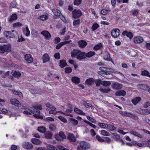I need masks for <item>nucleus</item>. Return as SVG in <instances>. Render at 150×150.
<instances>
[{
    "mask_svg": "<svg viewBox=\"0 0 150 150\" xmlns=\"http://www.w3.org/2000/svg\"><path fill=\"white\" fill-rule=\"evenodd\" d=\"M33 110L28 109L29 111L25 110L23 113L26 115H30L31 113L34 114V116L37 118L42 119L43 117L40 115V110L42 109V105L40 104L36 103L33 105Z\"/></svg>",
    "mask_w": 150,
    "mask_h": 150,
    "instance_id": "1",
    "label": "nucleus"
},
{
    "mask_svg": "<svg viewBox=\"0 0 150 150\" xmlns=\"http://www.w3.org/2000/svg\"><path fill=\"white\" fill-rule=\"evenodd\" d=\"M91 147L90 144L85 141L80 142L79 145L77 147L78 150H87Z\"/></svg>",
    "mask_w": 150,
    "mask_h": 150,
    "instance_id": "2",
    "label": "nucleus"
},
{
    "mask_svg": "<svg viewBox=\"0 0 150 150\" xmlns=\"http://www.w3.org/2000/svg\"><path fill=\"white\" fill-rule=\"evenodd\" d=\"M11 46L10 45H0V53L4 54L5 52H8L11 50Z\"/></svg>",
    "mask_w": 150,
    "mask_h": 150,
    "instance_id": "3",
    "label": "nucleus"
},
{
    "mask_svg": "<svg viewBox=\"0 0 150 150\" xmlns=\"http://www.w3.org/2000/svg\"><path fill=\"white\" fill-rule=\"evenodd\" d=\"M72 14L73 17L74 18H78L82 15L81 11L79 9L74 10L73 11Z\"/></svg>",
    "mask_w": 150,
    "mask_h": 150,
    "instance_id": "4",
    "label": "nucleus"
},
{
    "mask_svg": "<svg viewBox=\"0 0 150 150\" xmlns=\"http://www.w3.org/2000/svg\"><path fill=\"white\" fill-rule=\"evenodd\" d=\"M23 147L25 149L28 150L32 149L33 147V144L29 142H24L22 144Z\"/></svg>",
    "mask_w": 150,
    "mask_h": 150,
    "instance_id": "5",
    "label": "nucleus"
},
{
    "mask_svg": "<svg viewBox=\"0 0 150 150\" xmlns=\"http://www.w3.org/2000/svg\"><path fill=\"white\" fill-rule=\"evenodd\" d=\"M111 33L112 36L113 37L117 38L120 35V31L117 28L114 29L112 31Z\"/></svg>",
    "mask_w": 150,
    "mask_h": 150,
    "instance_id": "6",
    "label": "nucleus"
},
{
    "mask_svg": "<svg viewBox=\"0 0 150 150\" xmlns=\"http://www.w3.org/2000/svg\"><path fill=\"white\" fill-rule=\"evenodd\" d=\"M107 68L109 70V71L107 70V69L105 70L104 71L103 74H106V76H105L104 77L108 79L112 78L113 77V75L111 73V69L108 68Z\"/></svg>",
    "mask_w": 150,
    "mask_h": 150,
    "instance_id": "7",
    "label": "nucleus"
},
{
    "mask_svg": "<svg viewBox=\"0 0 150 150\" xmlns=\"http://www.w3.org/2000/svg\"><path fill=\"white\" fill-rule=\"evenodd\" d=\"M112 86L113 89L117 90L121 89L122 87V84L117 82L113 83Z\"/></svg>",
    "mask_w": 150,
    "mask_h": 150,
    "instance_id": "8",
    "label": "nucleus"
},
{
    "mask_svg": "<svg viewBox=\"0 0 150 150\" xmlns=\"http://www.w3.org/2000/svg\"><path fill=\"white\" fill-rule=\"evenodd\" d=\"M133 41L135 44H139L143 42L144 40L140 36H137L134 38Z\"/></svg>",
    "mask_w": 150,
    "mask_h": 150,
    "instance_id": "9",
    "label": "nucleus"
},
{
    "mask_svg": "<svg viewBox=\"0 0 150 150\" xmlns=\"http://www.w3.org/2000/svg\"><path fill=\"white\" fill-rule=\"evenodd\" d=\"M66 136L64 133L63 132L60 131L59 132V135L56 136L55 138L57 140L61 141L63 139L66 138Z\"/></svg>",
    "mask_w": 150,
    "mask_h": 150,
    "instance_id": "10",
    "label": "nucleus"
},
{
    "mask_svg": "<svg viewBox=\"0 0 150 150\" xmlns=\"http://www.w3.org/2000/svg\"><path fill=\"white\" fill-rule=\"evenodd\" d=\"M41 34L43 35L46 39H49L51 38L50 33L47 31H42L41 32Z\"/></svg>",
    "mask_w": 150,
    "mask_h": 150,
    "instance_id": "11",
    "label": "nucleus"
},
{
    "mask_svg": "<svg viewBox=\"0 0 150 150\" xmlns=\"http://www.w3.org/2000/svg\"><path fill=\"white\" fill-rule=\"evenodd\" d=\"M138 89L141 91L147 90L149 86L147 85L144 84H139L137 85Z\"/></svg>",
    "mask_w": 150,
    "mask_h": 150,
    "instance_id": "12",
    "label": "nucleus"
},
{
    "mask_svg": "<svg viewBox=\"0 0 150 150\" xmlns=\"http://www.w3.org/2000/svg\"><path fill=\"white\" fill-rule=\"evenodd\" d=\"M25 59L27 62L29 63H31L33 61V57L30 54H28L25 55Z\"/></svg>",
    "mask_w": 150,
    "mask_h": 150,
    "instance_id": "13",
    "label": "nucleus"
},
{
    "mask_svg": "<svg viewBox=\"0 0 150 150\" xmlns=\"http://www.w3.org/2000/svg\"><path fill=\"white\" fill-rule=\"evenodd\" d=\"M85 54V52L79 50L78 54L76 57V58L80 60L85 59L86 58Z\"/></svg>",
    "mask_w": 150,
    "mask_h": 150,
    "instance_id": "14",
    "label": "nucleus"
},
{
    "mask_svg": "<svg viewBox=\"0 0 150 150\" xmlns=\"http://www.w3.org/2000/svg\"><path fill=\"white\" fill-rule=\"evenodd\" d=\"M122 35L124 36L126 35L130 39H132L133 37L132 33L130 32H128L127 30H125L122 33Z\"/></svg>",
    "mask_w": 150,
    "mask_h": 150,
    "instance_id": "15",
    "label": "nucleus"
},
{
    "mask_svg": "<svg viewBox=\"0 0 150 150\" xmlns=\"http://www.w3.org/2000/svg\"><path fill=\"white\" fill-rule=\"evenodd\" d=\"M85 83L88 86L92 85L95 82L93 78H90L87 79L85 81Z\"/></svg>",
    "mask_w": 150,
    "mask_h": 150,
    "instance_id": "16",
    "label": "nucleus"
},
{
    "mask_svg": "<svg viewBox=\"0 0 150 150\" xmlns=\"http://www.w3.org/2000/svg\"><path fill=\"white\" fill-rule=\"evenodd\" d=\"M4 35L7 38H13L15 37V35L13 33L10 31H7L4 33Z\"/></svg>",
    "mask_w": 150,
    "mask_h": 150,
    "instance_id": "17",
    "label": "nucleus"
},
{
    "mask_svg": "<svg viewBox=\"0 0 150 150\" xmlns=\"http://www.w3.org/2000/svg\"><path fill=\"white\" fill-rule=\"evenodd\" d=\"M79 45L81 48H84L87 44V42L84 40H80L78 42Z\"/></svg>",
    "mask_w": 150,
    "mask_h": 150,
    "instance_id": "18",
    "label": "nucleus"
},
{
    "mask_svg": "<svg viewBox=\"0 0 150 150\" xmlns=\"http://www.w3.org/2000/svg\"><path fill=\"white\" fill-rule=\"evenodd\" d=\"M67 137L68 139L71 142H74L76 141V137L74 135L72 134L69 133Z\"/></svg>",
    "mask_w": 150,
    "mask_h": 150,
    "instance_id": "19",
    "label": "nucleus"
},
{
    "mask_svg": "<svg viewBox=\"0 0 150 150\" xmlns=\"http://www.w3.org/2000/svg\"><path fill=\"white\" fill-rule=\"evenodd\" d=\"M11 103L16 106L19 107L21 105L20 102L16 99H11L10 100Z\"/></svg>",
    "mask_w": 150,
    "mask_h": 150,
    "instance_id": "20",
    "label": "nucleus"
},
{
    "mask_svg": "<svg viewBox=\"0 0 150 150\" xmlns=\"http://www.w3.org/2000/svg\"><path fill=\"white\" fill-rule=\"evenodd\" d=\"M126 116L131 117L134 120H138V117L135 114H133L132 113L127 112Z\"/></svg>",
    "mask_w": 150,
    "mask_h": 150,
    "instance_id": "21",
    "label": "nucleus"
},
{
    "mask_svg": "<svg viewBox=\"0 0 150 150\" xmlns=\"http://www.w3.org/2000/svg\"><path fill=\"white\" fill-rule=\"evenodd\" d=\"M17 19V16L16 13H14L10 16L8 18V21L10 22H12Z\"/></svg>",
    "mask_w": 150,
    "mask_h": 150,
    "instance_id": "22",
    "label": "nucleus"
},
{
    "mask_svg": "<svg viewBox=\"0 0 150 150\" xmlns=\"http://www.w3.org/2000/svg\"><path fill=\"white\" fill-rule=\"evenodd\" d=\"M52 11L54 15L56 16L59 17L61 16V12L59 10L54 8L52 10Z\"/></svg>",
    "mask_w": 150,
    "mask_h": 150,
    "instance_id": "23",
    "label": "nucleus"
},
{
    "mask_svg": "<svg viewBox=\"0 0 150 150\" xmlns=\"http://www.w3.org/2000/svg\"><path fill=\"white\" fill-rule=\"evenodd\" d=\"M50 57L47 53L45 54L42 56L43 63H45L49 61L50 60Z\"/></svg>",
    "mask_w": 150,
    "mask_h": 150,
    "instance_id": "24",
    "label": "nucleus"
},
{
    "mask_svg": "<svg viewBox=\"0 0 150 150\" xmlns=\"http://www.w3.org/2000/svg\"><path fill=\"white\" fill-rule=\"evenodd\" d=\"M126 94V92L124 90L118 91L115 92V95L116 96H124Z\"/></svg>",
    "mask_w": 150,
    "mask_h": 150,
    "instance_id": "25",
    "label": "nucleus"
},
{
    "mask_svg": "<svg viewBox=\"0 0 150 150\" xmlns=\"http://www.w3.org/2000/svg\"><path fill=\"white\" fill-rule=\"evenodd\" d=\"M80 50H74L71 52V57L72 58H75L76 56H77L79 53Z\"/></svg>",
    "mask_w": 150,
    "mask_h": 150,
    "instance_id": "26",
    "label": "nucleus"
},
{
    "mask_svg": "<svg viewBox=\"0 0 150 150\" xmlns=\"http://www.w3.org/2000/svg\"><path fill=\"white\" fill-rule=\"evenodd\" d=\"M52 135V133L50 131H48L45 133V137L46 139H50Z\"/></svg>",
    "mask_w": 150,
    "mask_h": 150,
    "instance_id": "27",
    "label": "nucleus"
},
{
    "mask_svg": "<svg viewBox=\"0 0 150 150\" xmlns=\"http://www.w3.org/2000/svg\"><path fill=\"white\" fill-rule=\"evenodd\" d=\"M141 99L140 97L135 98L132 100V102L134 105H136L141 100Z\"/></svg>",
    "mask_w": 150,
    "mask_h": 150,
    "instance_id": "28",
    "label": "nucleus"
},
{
    "mask_svg": "<svg viewBox=\"0 0 150 150\" xmlns=\"http://www.w3.org/2000/svg\"><path fill=\"white\" fill-rule=\"evenodd\" d=\"M129 133L133 135L138 137L140 138H142V136L140 134L138 133L137 132L135 131H131L129 132Z\"/></svg>",
    "mask_w": 150,
    "mask_h": 150,
    "instance_id": "29",
    "label": "nucleus"
},
{
    "mask_svg": "<svg viewBox=\"0 0 150 150\" xmlns=\"http://www.w3.org/2000/svg\"><path fill=\"white\" fill-rule=\"evenodd\" d=\"M48 110L49 111V113L50 114H55L56 112V108L54 107H51L50 108H48Z\"/></svg>",
    "mask_w": 150,
    "mask_h": 150,
    "instance_id": "30",
    "label": "nucleus"
},
{
    "mask_svg": "<svg viewBox=\"0 0 150 150\" xmlns=\"http://www.w3.org/2000/svg\"><path fill=\"white\" fill-rule=\"evenodd\" d=\"M96 54V53L94 51H90L88 53H86L85 57H87V58L91 57H92L94 55Z\"/></svg>",
    "mask_w": 150,
    "mask_h": 150,
    "instance_id": "31",
    "label": "nucleus"
},
{
    "mask_svg": "<svg viewBox=\"0 0 150 150\" xmlns=\"http://www.w3.org/2000/svg\"><path fill=\"white\" fill-rule=\"evenodd\" d=\"M70 122L73 126H75L78 124V121L74 118H71L70 119Z\"/></svg>",
    "mask_w": 150,
    "mask_h": 150,
    "instance_id": "32",
    "label": "nucleus"
},
{
    "mask_svg": "<svg viewBox=\"0 0 150 150\" xmlns=\"http://www.w3.org/2000/svg\"><path fill=\"white\" fill-rule=\"evenodd\" d=\"M112 137L117 141L120 140V135L117 133L112 134Z\"/></svg>",
    "mask_w": 150,
    "mask_h": 150,
    "instance_id": "33",
    "label": "nucleus"
},
{
    "mask_svg": "<svg viewBox=\"0 0 150 150\" xmlns=\"http://www.w3.org/2000/svg\"><path fill=\"white\" fill-rule=\"evenodd\" d=\"M72 110L71 109H69L67 110L65 112H64L63 114L68 116H69L70 117H73V116L70 113H71Z\"/></svg>",
    "mask_w": 150,
    "mask_h": 150,
    "instance_id": "34",
    "label": "nucleus"
},
{
    "mask_svg": "<svg viewBox=\"0 0 150 150\" xmlns=\"http://www.w3.org/2000/svg\"><path fill=\"white\" fill-rule=\"evenodd\" d=\"M71 80L73 83L77 84L79 83L80 81L79 78L76 76L72 77L71 78Z\"/></svg>",
    "mask_w": 150,
    "mask_h": 150,
    "instance_id": "35",
    "label": "nucleus"
},
{
    "mask_svg": "<svg viewBox=\"0 0 150 150\" xmlns=\"http://www.w3.org/2000/svg\"><path fill=\"white\" fill-rule=\"evenodd\" d=\"M31 142L34 144L38 145L41 143V141L37 139L33 138L31 139Z\"/></svg>",
    "mask_w": 150,
    "mask_h": 150,
    "instance_id": "36",
    "label": "nucleus"
},
{
    "mask_svg": "<svg viewBox=\"0 0 150 150\" xmlns=\"http://www.w3.org/2000/svg\"><path fill=\"white\" fill-rule=\"evenodd\" d=\"M74 111L75 112L78 114H81L83 115H85V113L83 112L81 110L77 108H74Z\"/></svg>",
    "mask_w": 150,
    "mask_h": 150,
    "instance_id": "37",
    "label": "nucleus"
},
{
    "mask_svg": "<svg viewBox=\"0 0 150 150\" xmlns=\"http://www.w3.org/2000/svg\"><path fill=\"white\" fill-rule=\"evenodd\" d=\"M12 92L14 94L18 95L21 98H23L22 93L20 91H16L14 90H13Z\"/></svg>",
    "mask_w": 150,
    "mask_h": 150,
    "instance_id": "38",
    "label": "nucleus"
},
{
    "mask_svg": "<svg viewBox=\"0 0 150 150\" xmlns=\"http://www.w3.org/2000/svg\"><path fill=\"white\" fill-rule=\"evenodd\" d=\"M80 20L79 19L74 20L73 22V25L76 27H78L80 24Z\"/></svg>",
    "mask_w": 150,
    "mask_h": 150,
    "instance_id": "39",
    "label": "nucleus"
},
{
    "mask_svg": "<svg viewBox=\"0 0 150 150\" xmlns=\"http://www.w3.org/2000/svg\"><path fill=\"white\" fill-rule=\"evenodd\" d=\"M47 150H58L55 146L50 144L47 145Z\"/></svg>",
    "mask_w": 150,
    "mask_h": 150,
    "instance_id": "40",
    "label": "nucleus"
},
{
    "mask_svg": "<svg viewBox=\"0 0 150 150\" xmlns=\"http://www.w3.org/2000/svg\"><path fill=\"white\" fill-rule=\"evenodd\" d=\"M59 64V66L61 68H63L67 65L66 62L64 60H62L60 61Z\"/></svg>",
    "mask_w": 150,
    "mask_h": 150,
    "instance_id": "41",
    "label": "nucleus"
},
{
    "mask_svg": "<svg viewBox=\"0 0 150 150\" xmlns=\"http://www.w3.org/2000/svg\"><path fill=\"white\" fill-rule=\"evenodd\" d=\"M98 126L102 128L106 129H108V125L99 122Z\"/></svg>",
    "mask_w": 150,
    "mask_h": 150,
    "instance_id": "42",
    "label": "nucleus"
},
{
    "mask_svg": "<svg viewBox=\"0 0 150 150\" xmlns=\"http://www.w3.org/2000/svg\"><path fill=\"white\" fill-rule=\"evenodd\" d=\"M38 130L40 132L43 133L45 132L46 129L45 127L41 126L38 127Z\"/></svg>",
    "mask_w": 150,
    "mask_h": 150,
    "instance_id": "43",
    "label": "nucleus"
},
{
    "mask_svg": "<svg viewBox=\"0 0 150 150\" xmlns=\"http://www.w3.org/2000/svg\"><path fill=\"white\" fill-rule=\"evenodd\" d=\"M99 90L102 92L107 93L110 91V89L109 88H100L99 89Z\"/></svg>",
    "mask_w": 150,
    "mask_h": 150,
    "instance_id": "44",
    "label": "nucleus"
},
{
    "mask_svg": "<svg viewBox=\"0 0 150 150\" xmlns=\"http://www.w3.org/2000/svg\"><path fill=\"white\" fill-rule=\"evenodd\" d=\"M104 59L106 60H110V55L107 52H105V55L103 57Z\"/></svg>",
    "mask_w": 150,
    "mask_h": 150,
    "instance_id": "45",
    "label": "nucleus"
},
{
    "mask_svg": "<svg viewBox=\"0 0 150 150\" xmlns=\"http://www.w3.org/2000/svg\"><path fill=\"white\" fill-rule=\"evenodd\" d=\"M102 47V44L100 43L95 45L93 47V49L95 50H97L100 49Z\"/></svg>",
    "mask_w": 150,
    "mask_h": 150,
    "instance_id": "46",
    "label": "nucleus"
},
{
    "mask_svg": "<svg viewBox=\"0 0 150 150\" xmlns=\"http://www.w3.org/2000/svg\"><path fill=\"white\" fill-rule=\"evenodd\" d=\"M141 75L150 77V73L146 70H144L142 71V72Z\"/></svg>",
    "mask_w": 150,
    "mask_h": 150,
    "instance_id": "47",
    "label": "nucleus"
},
{
    "mask_svg": "<svg viewBox=\"0 0 150 150\" xmlns=\"http://www.w3.org/2000/svg\"><path fill=\"white\" fill-rule=\"evenodd\" d=\"M111 83L109 81H102L101 85L105 86H108L110 85Z\"/></svg>",
    "mask_w": 150,
    "mask_h": 150,
    "instance_id": "48",
    "label": "nucleus"
},
{
    "mask_svg": "<svg viewBox=\"0 0 150 150\" xmlns=\"http://www.w3.org/2000/svg\"><path fill=\"white\" fill-rule=\"evenodd\" d=\"M102 135L104 136H109L110 134L109 132L105 130H102L101 131Z\"/></svg>",
    "mask_w": 150,
    "mask_h": 150,
    "instance_id": "49",
    "label": "nucleus"
},
{
    "mask_svg": "<svg viewBox=\"0 0 150 150\" xmlns=\"http://www.w3.org/2000/svg\"><path fill=\"white\" fill-rule=\"evenodd\" d=\"M95 82V83L96 85L97 86H100V84H101L102 81L100 79H96L94 80Z\"/></svg>",
    "mask_w": 150,
    "mask_h": 150,
    "instance_id": "50",
    "label": "nucleus"
},
{
    "mask_svg": "<svg viewBox=\"0 0 150 150\" xmlns=\"http://www.w3.org/2000/svg\"><path fill=\"white\" fill-rule=\"evenodd\" d=\"M21 74L18 71H15L13 74V76L17 78H18L20 77Z\"/></svg>",
    "mask_w": 150,
    "mask_h": 150,
    "instance_id": "51",
    "label": "nucleus"
},
{
    "mask_svg": "<svg viewBox=\"0 0 150 150\" xmlns=\"http://www.w3.org/2000/svg\"><path fill=\"white\" fill-rule=\"evenodd\" d=\"M99 27V26L97 23H94L93 25L91 28V29L93 31H94L97 29Z\"/></svg>",
    "mask_w": 150,
    "mask_h": 150,
    "instance_id": "52",
    "label": "nucleus"
},
{
    "mask_svg": "<svg viewBox=\"0 0 150 150\" xmlns=\"http://www.w3.org/2000/svg\"><path fill=\"white\" fill-rule=\"evenodd\" d=\"M110 10H107L106 9H103L100 11V13L103 15H106L108 12H110Z\"/></svg>",
    "mask_w": 150,
    "mask_h": 150,
    "instance_id": "53",
    "label": "nucleus"
},
{
    "mask_svg": "<svg viewBox=\"0 0 150 150\" xmlns=\"http://www.w3.org/2000/svg\"><path fill=\"white\" fill-rule=\"evenodd\" d=\"M107 127V129H109L111 131L115 130L116 129V128L114 125H108Z\"/></svg>",
    "mask_w": 150,
    "mask_h": 150,
    "instance_id": "54",
    "label": "nucleus"
},
{
    "mask_svg": "<svg viewBox=\"0 0 150 150\" xmlns=\"http://www.w3.org/2000/svg\"><path fill=\"white\" fill-rule=\"evenodd\" d=\"M65 72L66 73H70L72 71V69L71 67H66L65 69Z\"/></svg>",
    "mask_w": 150,
    "mask_h": 150,
    "instance_id": "55",
    "label": "nucleus"
},
{
    "mask_svg": "<svg viewBox=\"0 0 150 150\" xmlns=\"http://www.w3.org/2000/svg\"><path fill=\"white\" fill-rule=\"evenodd\" d=\"M139 10L138 9H135L132 11V13L133 16H137L138 14Z\"/></svg>",
    "mask_w": 150,
    "mask_h": 150,
    "instance_id": "56",
    "label": "nucleus"
},
{
    "mask_svg": "<svg viewBox=\"0 0 150 150\" xmlns=\"http://www.w3.org/2000/svg\"><path fill=\"white\" fill-rule=\"evenodd\" d=\"M96 139L99 142H104V138H102L99 135H97L96 136Z\"/></svg>",
    "mask_w": 150,
    "mask_h": 150,
    "instance_id": "57",
    "label": "nucleus"
},
{
    "mask_svg": "<svg viewBox=\"0 0 150 150\" xmlns=\"http://www.w3.org/2000/svg\"><path fill=\"white\" fill-rule=\"evenodd\" d=\"M58 118L59 120H61L62 122H64L66 123L67 122V119L65 118L64 117L62 116H59L58 117Z\"/></svg>",
    "mask_w": 150,
    "mask_h": 150,
    "instance_id": "58",
    "label": "nucleus"
},
{
    "mask_svg": "<svg viewBox=\"0 0 150 150\" xmlns=\"http://www.w3.org/2000/svg\"><path fill=\"white\" fill-rule=\"evenodd\" d=\"M86 117L88 120H89L92 122L94 123L96 122V120L95 119H94L92 118L91 117L89 116H87Z\"/></svg>",
    "mask_w": 150,
    "mask_h": 150,
    "instance_id": "59",
    "label": "nucleus"
},
{
    "mask_svg": "<svg viewBox=\"0 0 150 150\" xmlns=\"http://www.w3.org/2000/svg\"><path fill=\"white\" fill-rule=\"evenodd\" d=\"M23 25V24L20 23L18 22L16 23L13 24V27H19Z\"/></svg>",
    "mask_w": 150,
    "mask_h": 150,
    "instance_id": "60",
    "label": "nucleus"
},
{
    "mask_svg": "<svg viewBox=\"0 0 150 150\" xmlns=\"http://www.w3.org/2000/svg\"><path fill=\"white\" fill-rule=\"evenodd\" d=\"M104 142H107V143L110 144L111 142V139L108 137H104Z\"/></svg>",
    "mask_w": 150,
    "mask_h": 150,
    "instance_id": "61",
    "label": "nucleus"
},
{
    "mask_svg": "<svg viewBox=\"0 0 150 150\" xmlns=\"http://www.w3.org/2000/svg\"><path fill=\"white\" fill-rule=\"evenodd\" d=\"M1 74L2 75L1 76L3 78H5L8 76L9 74V71H7L5 73V72L4 71V73Z\"/></svg>",
    "mask_w": 150,
    "mask_h": 150,
    "instance_id": "62",
    "label": "nucleus"
},
{
    "mask_svg": "<svg viewBox=\"0 0 150 150\" xmlns=\"http://www.w3.org/2000/svg\"><path fill=\"white\" fill-rule=\"evenodd\" d=\"M50 130L51 131H53L55 129L56 127L53 124H51L50 125L49 127Z\"/></svg>",
    "mask_w": 150,
    "mask_h": 150,
    "instance_id": "63",
    "label": "nucleus"
},
{
    "mask_svg": "<svg viewBox=\"0 0 150 150\" xmlns=\"http://www.w3.org/2000/svg\"><path fill=\"white\" fill-rule=\"evenodd\" d=\"M25 29L26 32L25 35L27 37H28L30 35V31L27 25H26Z\"/></svg>",
    "mask_w": 150,
    "mask_h": 150,
    "instance_id": "64",
    "label": "nucleus"
}]
</instances>
